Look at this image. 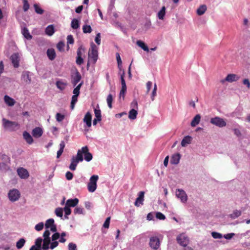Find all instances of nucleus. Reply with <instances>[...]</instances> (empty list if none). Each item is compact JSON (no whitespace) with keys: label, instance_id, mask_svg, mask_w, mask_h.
I'll return each mask as SVG.
<instances>
[{"label":"nucleus","instance_id":"nucleus-1","mask_svg":"<svg viewBox=\"0 0 250 250\" xmlns=\"http://www.w3.org/2000/svg\"><path fill=\"white\" fill-rule=\"evenodd\" d=\"M46 230L43 234V250H53L58 246L57 240L60 237V233L57 232V226L52 218L47 220L44 224Z\"/></svg>","mask_w":250,"mask_h":250},{"label":"nucleus","instance_id":"nucleus-2","mask_svg":"<svg viewBox=\"0 0 250 250\" xmlns=\"http://www.w3.org/2000/svg\"><path fill=\"white\" fill-rule=\"evenodd\" d=\"M98 58V54L97 46L93 43H92L88 53V62L95 64ZM87 65V66L89 65V62H88Z\"/></svg>","mask_w":250,"mask_h":250},{"label":"nucleus","instance_id":"nucleus-3","mask_svg":"<svg viewBox=\"0 0 250 250\" xmlns=\"http://www.w3.org/2000/svg\"><path fill=\"white\" fill-rule=\"evenodd\" d=\"M2 121L4 129L10 131L16 130V128H18L19 126V125L17 122L10 121L5 118H3Z\"/></svg>","mask_w":250,"mask_h":250},{"label":"nucleus","instance_id":"nucleus-4","mask_svg":"<svg viewBox=\"0 0 250 250\" xmlns=\"http://www.w3.org/2000/svg\"><path fill=\"white\" fill-rule=\"evenodd\" d=\"M83 83V82H81L73 90V95L72 97L71 102V105L70 107L71 109H73L76 103L78 101V97L80 95V89L82 87Z\"/></svg>","mask_w":250,"mask_h":250},{"label":"nucleus","instance_id":"nucleus-5","mask_svg":"<svg viewBox=\"0 0 250 250\" xmlns=\"http://www.w3.org/2000/svg\"><path fill=\"white\" fill-rule=\"evenodd\" d=\"M83 160V157L81 155L80 151H78L76 156H73L71 159V163L69 166V168L71 170H75L76 169V167L80 162H82Z\"/></svg>","mask_w":250,"mask_h":250},{"label":"nucleus","instance_id":"nucleus-6","mask_svg":"<svg viewBox=\"0 0 250 250\" xmlns=\"http://www.w3.org/2000/svg\"><path fill=\"white\" fill-rule=\"evenodd\" d=\"M21 196L20 191L16 188L10 190L8 196L11 202H15L19 200Z\"/></svg>","mask_w":250,"mask_h":250},{"label":"nucleus","instance_id":"nucleus-7","mask_svg":"<svg viewBox=\"0 0 250 250\" xmlns=\"http://www.w3.org/2000/svg\"><path fill=\"white\" fill-rule=\"evenodd\" d=\"M78 151H80L82 155L83 156V154L84 155V159L86 161L89 162L92 159V155L89 152V149L87 146L82 147L81 149H79Z\"/></svg>","mask_w":250,"mask_h":250},{"label":"nucleus","instance_id":"nucleus-8","mask_svg":"<svg viewBox=\"0 0 250 250\" xmlns=\"http://www.w3.org/2000/svg\"><path fill=\"white\" fill-rule=\"evenodd\" d=\"M176 240L179 245L183 247H186L189 243V239L185 234L179 235L176 238Z\"/></svg>","mask_w":250,"mask_h":250},{"label":"nucleus","instance_id":"nucleus-9","mask_svg":"<svg viewBox=\"0 0 250 250\" xmlns=\"http://www.w3.org/2000/svg\"><path fill=\"white\" fill-rule=\"evenodd\" d=\"M210 123L220 127H222L226 125V122L220 117H215L210 119Z\"/></svg>","mask_w":250,"mask_h":250},{"label":"nucleus","instance_id":"nucleus-10","mask_svg":"<svg viewBox=\"0 0 250 250\" xmlns=\"http://www.w3.org/2000/svg\"><path fill=\"white\" fill-rule=\"evenodd\" d=\"M176 197L180 199L183 203H186L187 201L188 196L185 191L181 188H178L175 191Z\"/></svg>","mask_w":250,"mask_h":250},{"label":"nucleus","instance_id":"nucleus-11","mask_svg":"<svg viewBox=\"0 0 250 250\" xmlns=\"http://www.w3.org/2000/svg\"><path fill=\"white\" fill-rule=\"evenodd\" d=\"M160 241L156 236H153L150 238L149 245L150 247L154 250H157L160 246Z\"/></svg>","mask_w":250,"mask_h":250},{"label":"nucleus","instance_id":"nucleus-12","mask_svg":"<svg viewBox=\"0 0 250 250\" xmlns=\"http://www.w3.org/2000/svg\"><path fill=\"white\" fill-rule=\"evenodd\" d=\"M43 238L42 239V237H38L35 241V245L32 246L31 248L30 249V250H41V249H42V243H43ZM48 249H46L44 250H48Z\"/></svg>","mask_w":250,"mask_h":250},{"label":"nucleus","instance_id":"nucleus-13","mask_svg":"<svg viewBox=\"0 0 250 250\" xmlns=\"http://www.w3.org/2000/svg\"><path fill=\"white\" fill-rule=\"evenodd\" d=\"M71 83L74 86H75L82 79L80 72L77 70L74 74L71 75Z\"/></svg>","mask_w":250,"mask_h":250},{"label":"nucleus","instance_id":"nucleus-14","mask_svg":"<svg viewBox=\"0 0 250 250\" xmlns=\"http://www.w3.org/2000/svg\"><path fill=\"white\" fill-rule=\"evenodd\" d=\"M17 173L20 177L22 179H27L29 176L28 171L23 167L18 168Z\"/></svg>","mask_w":250,"mask_h":250},{"label":"nucleus","instance_id":"nucleus-15","mask_svg":"<svg viewBox=\"0 0 250 250\" xmlns=\"http://www.w3.org/2000/svg\"><path fill=\"white\" fill-rule=\"evenodd\" d=\"M144 191H140L138 194V197L136 198L135 202V205L137 207H139L140 205L143 204V201L144 200Z\"/></svg>","mask_w":250,"mask_h":250},{"label":"nucleus","instance_id":"nucleus-16","mask_svg":"<svg viewBox=\"0 0 250 250\" xmlns=\"http://www.w3.org/2000/svg\"><path fill=\"white\" fill-rule=\"evenodd\" d=\"M98 179L99 177L98 175H92L90 178L87 188H97V182Z\"/></svg>","mask_w":250,"mask_h":250},{"label":"nucleus","instance_id":"nucleus-17","mask_svg":"<svg viewBox=\"0 0 250 250\" xmlns=\"http://www.w3.org/2000/svg\"><path fill=\"white\" fill-rule=\"evenodd\" d=\"M55 84L57 87L61 91L64 90L67 85V83L62 80L57 81Z\"/></svg>","mask_w":250,"mask_h":250},{"label":"nucleus","instance_id":"nucleus-18","mask_svg":"<svg viewBox=\"0 0 250 250\" xmlns=\"http://www.w3.org/2000/svg\"><path fill=\"white\" fill-rule=\"evenodd\" d=\"M11 61L13 63L14 67L17 68L19 66V57L17 53L12 54L10 57Z\"/></svg>","mask_w":250,"mask_h":250},{"label":"nucleus","instance_id":"nucleus-19","mask_svg":"<svg viewBox=\"0 0 250 250\" xmlns=\"http://www.w3.org/2000/svg\"><path fill=\"white\" fill-rule=\"evenodd\" d=\"M240 79V77L234 74H228L226 77L227 82L232 83L236 82Z\"/></svg>","mask_w":250,"mask_h":250},{"label":"nucleus","instance_id":"nucleus-20","mask_svg":"<svg viewBox=\"0 0 250 250\" xmlns=\"http://www.w3.org/2000/svg\"><path fill=\"white\" fill-rule=\"evenodd\" d=\"M91 114L90 113V112H87L85 115L83 121L86 124L88 127H90L91 126Z\"/></svg>","mask_w":250,"mask_h":250},{"label":"nucleus","instance_id":"nucleus-21","mask_svg":"<svg viewBox=\"0 0 250 250\" xmlns=\"http://www.w3.org/2000/svg\"><path fill=\"white\" fill-rule=\"evenodd\" d=\"M46 54L48 59L51 61L54 60L56 58V52L53 48L48 49L46 52Z\"/></svg>","mask_w":250,"mask_h":250},{"label":"nucleus","instance_id":"nucleus-22","mask_svg":"<svg viewBox=\"0 0 250 250\" xmlns=\"http://www.w3.org/2000/svg\"><path fill=\"white\" fill-rule=\"evenodd\" d=\"M78 202L79 200L77 198L68 199L66 202L65 206L69 208L74 207L78 204Z\"/></svg>","mask_w":250,"mask_h":250},{"label":"nucleus","instance_id":"nucleus-23","mask_svg":"<svg viewBox=\"0 0 250 250\" xmlns=\"http://www.w3.org/2000/svg\"><path fill=\"white\" fill-rule=\"evenodd\" d=\"M4 101L5 103L10 106H13L15 104V101L8 95H5L4 97Z\"/></svg>","mask_w":250,"mask_h":250},{"label":"nucleus","instance_id":"nucleus-24","mask_svg":"<svg viewBox=\"0 0 250 250\" xmlns=\"http://www.w3.org/2000/svg\"><path fill=\"white\" fill-rule=\"evenodd\" d=\"M181 156L179 153H176L173 154L170 160V163L174 165H177L179 163Z\"/></svg>","mask_w":250,"mask_h":250},{"label":"nucleus","instance_id":"nucleus-25","mask_svg":"<svg viewBox=\"0 0 250 250\" xmlns=\"http://www.w3.org/2000/svg\"><path fill=\"white\" fill-rule=\"evenodd\" d=\"M42 134V130L39 127H35L32 130V135L35 138L40 137Z\"/></svg>","mask_w":250,"mask_h":250},{"label":"nucleus","instance_id":"nucleus-26","mask_svg":"<svg viewBox=\"0 0 250 250\" xmlns=\"http://www.w3.org/2000/svg\"><path fill=\"white\" fill-rule=\"evenodd\" d=\"M21 33L24 37L27 40H30L32 39V36L30 34L29 30L26 27L22 29Z\"/></svg>","mask_w":250,"mask_h":250},{"label":"nucleus","instance_id":"nucleus-27","mask_svg":"<svg viewBox=\"0 0 250 250\" xmlns=\"http://www.w3.org/2000/svg\"><path fill=\"white\" fill-rule=\"evenodd\" d=\"M23 138L29 144H31L33 142V139L31 135L27 131H24L23 133Z\"/></svg>","mask_w":250,"mask_h":250},{"label":"nucleus","instance_id":"nucleus-28","mask_svg":"<svg viewBox=\"0 0 250 250\" xmlns=\"http://www.w3.org/2000/svg\"><path fill=\"white\" fill-rule=\"evenodd\" d=\"M192 138L190 136H185L181 141V146H186L188 144L191 143Z\"/></svg>","mask_w":250,"mask_h":250},{"label":"nucleus","instance_id":"nucleus-29","mask_svg":"<svg viewBox=\"0 0 250 250\" xmlns=\"http://www.w3.org/2000/svg\"><path fill=\"white\" fill-rule=\"evenodd\" d=\"M201 116L200 114H197L193 119L191 122V125L194 127L198 125L200 122Z\"/></svg>","mask_w":250,"mask_h":250},{"label":"nucleus","instance_id":"nucleus-30","mask_svg":"<svg viewBox=\"0 0 250 250\" xmlns=\"http://www.w3.org/2000/svg\"><path fill=\"white\" fill-rule=\"evenodd\" d=\"M206 10H207L206 5H202L197 10V14L199 16H201L205 13Z\"/></svg>","mask_w":250,"mask_h":250},{"label":"nucleus","instance_id":"nucleus-31","mask_svg":"<svg viewBox=\"0 0 250 250\" xmlns=\"http://www.w3.org/2000/svg\"><path fill=\"white\" fill-rule=\"evenodd\" d=\"M54 33V26L52 25H48L45 29V33L49 35L52 36Z\"/></svg>","mask_w":250,"mask_h":250},{"label":"nucleus","instance_id":"nucleus-32","mask_svg":"<svg viewBox=\"0 0 250 250\" xmlns=\"http://www.w3.org/2000/svg\"><path fill=\"white\" fill-rule=\"evenodd\" d=\"M137 44L142 48L144 51L148 52L149 51V48L146 44L141 41H137L136 42Z\"/></svg>","mask_w":250,"mask_h":250},{"label":"nucleus","instance_id":"nucleus-33","mask_svg":"<svg viewBox=\"0 0 250 250\" xmlns=\"http://www.w3.org/2000/svg\"><path fill=\"white\" fill-rule=\"evenodd\" d=\"M137 111L134 109H132L129 112L128 118L131 120H134L136 118Z\"/></svg>","mask_w":250,"mask_h":250},{"label":"nucleus","instance_id":"nucleus-34","mask_svg":"<svg viewBox=\"0 0 250 250\" xmlns=\"http://www.w3.org/2000/svg\"><path fill=\"white\" fill-rule=\"evenodd\" d=\"M166 14V8L163 6L158 13V17L160 20H163Z\"/></svg>","mask_w":250,"mask_h":250},{"label":"nucleus","instance_id":"nucleus-35","mask_svg":"<svg viewBox=\"0 0 250 250\" xmlns=\"http://www.w3.org/2000/svg\"><path fill=\"white\" fill-rule=\"evenodd\" d=\"M71 27L74 29H77L79 27V22L77 19L72 20L71 23Z\"/></svg>","mask_w":250,"mask_h":250},{"label":"nucleus","instance_id":"nucleus-36","mask_svg":"<svg viewBox=\"0 0 250 250\" xmlns=\"http://www.w3.org/2000/svg\"><path fill=\"white\" fill-rule=\"evenodd\" d=\"M25 243V240L24 238H21L17 243L16 247L18 249H21L22 248Z\"/></svg>","mask_w":250,"mask_h":250},{"label":"nucleus","instance_id":"nucleus-37","mask_svg":"<svg viewBox=\"0 0 250 250\" xmlns=\"http://www.w3.org/2000/svg\"><path fill=\"white\" fill-rule=\"evenodd\" d=\"M66 235V233L65 232H62L61 234H60V237L57 240V241L59 242H61L62 243H64L66 242V239L64 238V237Z\"/></svg>","mask_w":250,"mask_h":250},{"label":"nucleus","instance_id":"nucleus-38","mask_svg":"<svg viewBox=\"0 0 250 250\" xmlns=\"http://www.w3.org/2000/svg\"><path fill=\"white\" fill-rule=\"evenodd\" d=\"M65 44L63 42H60L57 44V48L60 52H63L64 51Z\"/></svg>","mask_w":250,"mask_h":250},{"label":"nucleus","instance_id":"nucleus-39","mask_svg":"<svg viewBox=\"0 0 250 250\" xmlns=\"http://www.w3.org/2000/svg\"><path fill=\"white\" fill-rule=\"evenodd\" d=\"M34 7L36 13L41 15L43 13L44 10L42 9L38 4H34Z\"/></svg>","mask_w":250,"mask_h":250},{"label":"nucleus","instance_id":"nucleus-40","mask_svg":"<svg viewBox=\"0 0 250 250\" xmlns=\"http://www.w3.org/2000/svg\"><path fill=\"white\" fill-rule=\"evenodd\" d=\"M83 31L84 33H90L92 28L90 25L85 24L83 26Z\"/></svg>","mask_w":250,"mask_h":250},{"label":"nucleus","instance_id":"nucleus-41","mask_svg":"<svg viewBox=\"0 0 250 250\" xmlns=\"http://www.w3.org/2000/svg\"><path fill=\"white\" fill-rule=\"evenodd\" d=\"M107 103L108 104V106L109 108H111L112 107V103L113 101V96L112 94H109L106 99Z\"/></svg>","mask_w":250,"mask_h":250},{"label":"nucleus","instance_id":"nucleus-42","mask_svg":"<svg viewBox=\"0 0 250 250\" xmlns=\"http://www.w3.org/2000/svg\"><path fill=\"white\" fill-rule=\"evenodd\" d=\"M94 114L95 116V118L98 120V121H101L102 120V116H101V112L100 109H94Z\"/></svg>","mask_w":250,"mask_h":250},{"label":"nucleus","instance_id":"nucleus-43","mask_svg":"<svg viewBox=\"0 0 250 250\" xmlns=\"http://www.w3.org/2000/svg\"><path fill=\"white\" fill-rule=\"evenodd\" d=\"M55 214L60 217H62L63 215V209L61 208H57L55 210Z\"/></svg>","mask_w":250,"mask_h":250},{"label":"nucleus","instance_id":"nucleus-44","mask_svg":"<svg viewBox=\"0 0 250 250\" xmlns=\"http://www.w3.org/2000/svg\"><path fill=\"white\" fill-rule=\"evenodd\" d=\"M74 42V38L72 35H70L67 37V50L69 49V46L68 44H73Z\"/></svg>","mask_w":250,"mask_h":250},{"label":"nucleus","instance_id":"nucleus-45","mask_svg":"<svg viewBox=\"0 0 250 250\" xmlns=\"http://www.w3.org/2000/svg\"><path fill=\"white\" fill-rule=\"evenodd\" d=\"M23 2V10L24 12L28 10L30 7L29 4L27 0H22Z\"/></svg>","mask_w":250,"mask_h":250},{"label":"nucleus","instance_id":"nucleus-46","mask_svg":"<svg viewBox=\"0 0 250 250\" xmlns=\"http://www.w3.org/2000/svg\"><path fill=\"white\" fill-rule=\"evenodd\" d=\"M241 211L240 210H235L233 211V213L230 214V217L232 218H235L239 216H240L241 215Z\"/></svg>","mask_w":250,"mask_h":250},{"label":"nucleus","instance_id":"nucleus-47","mask_svg":"<svg viewBox=\"0 0 250 250\" xmlns=\"http://www.w3.org/2000/svg\"><path fill=\"white\" fill-rule=\"evenodd\" d=\"M64 211L65 212V215L64 218L65 219H68V215H70L71 213V210L70 209V208H69L66 206H65L64 208Z\"/></svg>","mask_w":250,"mask_h":250},{"label":"nucleus","instance_id":"nucleus-48","mask_svg":"<svg viewBox=\"0 0 250 250\" xmlns=\"http://www.w3.org/2000/svg\"><path fill=\"white\" fill-rule=\"evenodd\" d=\"M44 226V224L43 222H40L35 226V229L37 231H41L43 229Z\"/></svg>","mask_w":250,"mask_h":250},{"label":"nucleus","instance_id":"nucleus-49","mask_svg":"<svg viewBox=\"0 0 250 250\" xmlns=\"http://www.w3.org/2000/svg\"><path fill=\"white\" fill-rule=\"evenodd\" d=\"M84 48L82 46H80L77 51V56H82L83 53H84Z\"/></svg>","mask_w":250,"mask_h":250},{"label":"nucleus","instance_id":"nucleus-50","mask_svg":"<svg viewBox=\"0 0 250 250\" xmlns=\"http://www.w3.org/2000/svg\"><path fill=\"white\" fill-rule=\"evenodd\" d=\"M211 236L214 239H221L223 237L222 234L217 232H212Z\"/></svg>","mask_w":250,"mask_h":250},{"label":"nucleus","instance_id":"nucleus-51","mask_svg":"<svg viewBox=\"0 0 250 250\" xmlns=\"http://www.w3.org/2000/svg\"><path fill=\"white\" fill-rule=\"evenodd\" d=\"M64 115H62L60 113H57L56 115V120L58 122H61L64 119Z\"/></svg>","mask_w":250,"mask_h":250},{"label":"nucleus","instance_id":"nucleus-52","mask_svg":"<svg viewBox=\"0 0 250 250\" xmlns=\"http://www.w3.org/2000/svg\"><path fill=\"white\" fill-rule=\"evenodd\" d=\"M125 72L123 71V74L121 77L122 88H126L125 82L124 79Z\"/></svg>","mask_w":250,"mask_h":250},{"label":"nucleus","instance_id":"nucleus-53","mask_svg":"<svg viewBox=\"0 0 250 250\" xmlns=\"http://www.w3.org/2000/svg\"><path fill=\"white\" fill-rule=\"evenodd\" d=\"M157 89V85L156 83H155L154 88L152 91V92L151 94V99L152 101H153L154 100L155 97L156 96Z\"/></svg>","mask_w":250,"mask_h":250},{"label":"nucleus","instance_id":"nucleus-54","mask_svg":"<svg viewBox=\"0 0 250 250\" xmlns=\"http://www.w3.org/2000/svg\"><path fill=\"white\" fill-rule=\"evenodd\" d=\"M110 217H107L103 224V228L108 229L110 224Z\"/></svg>","mask_w":250,"mask_h":250},{"label":"nucleus","instance_id":"nucleus-55","mask_svg":"<svg viewBox=\"0 0 250 250\" xmlns=\"http://www.w3.org/2000/svg\"><path fill=\"white\" fill-rule=\"evenodd\" d=\"M74 213L75 214H83V208L81 207H77L74 210Z\"/></svg>","mask_w":250,"mask_h":250},{"label":"nucleus","instance_id":"nucleus-56","mask_svg":"<svg viewBox=\"0 0 250 250\" xmlns=\"http://www.w3.org/2000/svg\"><path fill=\"white\" fill-rule=\"evenodd\" d=\"M69 250H77V245L73 243H70L68 244Z\"/></svg>","mask_w":250,"mask_h":250},{"label":"nucleus","instance_id":"nucleus-57","mask_svg":"<svg viewBox=\"0 0 250 250\" xmlns=\"http://www.w3.org/2000/svg\"><path fill=\"white\" fill-rule=\"evenodd\" d=\"M156 217L157 219L160 220H164L166 217L162 213L158 212L156 214Z\"/></svg>","mask_w":250,"mask_h":250},{"label":"nucleus","instance_id":"nucleus-58","mask_svg":"<svg viewBox=\"0 0 250 250\" xmlns=\"http://www.w3.org/2000/svg\"><path fill=\"white\" fill-rule=\"evenodd\" d=\"M95 41L98 45H100L101 43V34L98 33L96 34Z\"/></svg>","mask_w":250,"mask_h":250},{"label":"nucleus","instance_id":"nucleus-59","mask_svg":"<svg viewBox=\"0 0 250 250\" xmlns=\"http://www.w3.org/2000/svg\"><path fill=\"white\" fill-rule=\"evenodd\" d=\"M76 62L78 65H81L83 63V60L82 56H77Z\"/></svg>","mask_w":250,"mask_h":250},{"label":"nucleus","instance_id":"nucleus-60","mask_svg":"<svg viewBox=\"0 0 250 250\" xmlns=\"http://www.w3.org/2000/svg\"><path fill=\"white\" fill-rule=\"evenodd\" d=\"M235 235V234L234 233H228V234H225L224 236H223V237L225 238V239H228V240H230L231 239L233 236H234Z\"/></svg>","mask_w":250,"mask_h":250},{"label":"nucleus","instance_id":"nucleus-61","mask_svg":"<svg viewBox=\"0 0 250 250\" xmlns=\"http://www.w3.org/2000/svg\"><path fill=\"white\" fill-rule=\"evenodd\" d=\"M65 176L68 180H70L73 178V174L70 171H67L65 174Z\"/></svg>","mask_w":250,"mask_h":250},{"label":"nucleus","instance_id":"nucleus-62","mask_svg":"<svg viewBox=\"0 0 250 250\" xmlns=\"http://www.w3.org/2000/svg\"><path fill=\"white\" fill-rule=\"evenodd\" d=\"M152 83L151 82L148 81L147 82V83H146V89H147L146 93H148L149 92V91L151 89V87L152 86Z\"/></svg>","mask_w":250,"mask_h":250},{"label":"nucleus","instance_id":"nucleus-63","mask_svg":"<svg viewBox=\"0 0 250 250\" xmlns=\"http://www.w3.org/2000/svg\"><path fill=\"white\" fill-rule=\"evenodd\" d=\"M243 83L246 85L248 88L250 87V82L248 79H245L243 81Z\"/></svg>","mask_w":250,"mask_h":250},{"label":"nucleus","instance_id":"nucleus-64","mask_svg":"<svg viewBox=\"0 0 250 250\" xmlns=\"http://www.w3.org/2000/svg\"><path fill=\"white\" fill-rule=\"evenodd\" d=\"M116 58H117V63H118V66H119L122 64V60H121V57L120 56V55L118 53H117L116 54Z\"/></svg>","mask_w":250,"mask_h":250}]
</instances>
